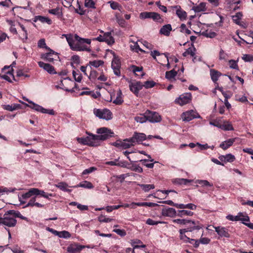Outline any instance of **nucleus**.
I'll return each mask as SVG.
<instances>
[{
    "instance_id": "1",
    "label": "nucleus",
    "mask_w": 253,
    "mask_h": 253,
    "mask_svg": "<svg viewBox=\"0 0 253 253\" xmlns=\"http://www.w3.org/2000/svg\"><path fill=\"white\" fill-rule=\"evenodd\" d=\"M97 133L98 135L90 134L85 137L78 138L77 140L80 143L84 145L96 146L98 145V140H105L112 137L114 134V132L110 129L105 127L97 129Z\"/></svg>"
},
{
    "instance_id": "2",
    "label": "nucleus",
    "mask_w": 253,
    "mask_h": 253,
    "mask_svg": "<svg viewBox=\"0 0 253 253\" xmlns=\"http://www.w3.org/2000/svg\"><path fill=\"white\" fill-rule=\"evenodd\" d=\"M74 38L76 42H75L73 40L71 44L69 45L70 48L74 51H87L88 52L91 51V49L87 47L86 45L84 43H86L90 44L91 43V40L89 39H84L80 37L78 35L75 34Z\"/></svg>"
},
{
    "instance_id": "3",
    "label": "nucleus",
    "mask_w": 253,
    "mask_h": 253,
    "mask_svg": "<svg viewBox=\"0 0 253 253\" xmlns=\"http://www.w3.org/2000/svg\"><path fill=\"white\" fill-rule=\"evenodd\" d=\"M184 229L192 234V237H196L197 233L203 228V225L198 220L187 219Z\"/></svg>"
},
{
    "instance_id": "4",
    "label": "nucleus",
    "mask_w": 253,
    "mask_h": 253,
    "mask_svg": "<svg viewBox=\"0 0 253 253\" xmlns=\"http://www.w3.org/2000/svg\"><path fill=\"white\" fill-rule=\"evenodd\" d=\"M13 210H9L3 215V217L0 218V224L4 225L8 227H15L17 223V220L14 214L10 212Z\"/></svg>"
},
{
    "instance_id": "5",
    "label": "nucleus",
    "mask_w": 253,
    "mask_h": 253,
    "mask_svg": "<svg viewBox=\"0 0 253 253\" xmlns=\"http://www.w3.org/2000/svg\"><path fill=\"white\" fill-rule=\"evenodd\" d=\"M93 113L94 115L100 119L110 120L112 118V113L107 109H94Z\"/></svg>"
},
{
    "instance_id": "6",
    "label": "nucleus",
    "mask_w": 253,
    "mask_h": 253,
    "mask_svg": "<svg viewBox=\"0 0 253 253\" xmlns=\"http://www.w3.org/2000/svg\"><path fill=\"white\" fill-rule=\"evenodd\" d=\"M26 101L28 102L30 104H31L30 105H27V106H29L32 109H34L37 111L40 112L42 113L48 114L51 115H54V111L52 109L48 110L45 109L43 108L42 106L34 103L33 101L29 99H26Z\"/></svg>"
},
{
    "instance_id": "7",
    "label": "nucleus",
    "mask_w": 253,
    "mask_h": 253,
    "mask_svg": "<svg viewBox=\"0 0 253 253\" xmlns=\"http://www.w3.org/2000/svg\"><path fill=\"white\" fill-rule=\"evenodd\" d=\"M192 98L191 93H185L180 95L179 97L175 99L174 102L176 104L181 106L185 105L189 103Z\"/></svg>"
},
{
    "instance_id": "8",
    "label": "nucleus",
    "mask_w": 253,
    "mask_h": 253,
    "mask_svg": "<svg viewBox=\"0 0 253 253\" xmlns=\"http://www.w3.org/2000/svg\"><path fill=\"white\" fill-rule=\"evenodd\" d=\"M146 135L143 133L134 132L132 136L129 138H126V140L134 144L135 143H140L146 139Z\"/></svg>"
},
{
    "instance_id": "9",
    "label": "nucleus",
    "mask_w": 253,
    "mask_h": 253,
    "mask_svg": "<svg viewBox=\"0 0 253 253\" xmlns=\"http://www.w3.org/2000/svg\"><path fill=\"white\" fill-rule=\"evenodd\" d=\"M48 50L49 52L42 55V58L49 62H52L54 60H57L59 58L58 53L51 49Z\"/></svg>"
},
{
    "instance_id": "10",
    "label": "nucleus",
    "mask_w": 253,
    "mask_h": 253,
    "mask_svg": "<svg viewBox=\"0 0 253 253\" xmlns=\"http://www.w3.org/2000/svg\"><path fill=\"white\" fill-rule=\"evenodd\" d=\"M146 112V116L147 117V119L149 122L155 123L161 121L162 118L158 113L149 110H147Z\"/></svg>"
},
{
    "instance_id": "11",
    "label": "nucleus",
    "mask_w": 253,
    "mask_h": 253,
    "mask_svg": "<svg viewBox=\"0 0 253 253\" xmlns=\"http://www.w3.org/2000/svg\"><path fill=\"white\" fill-rule=\"evenodd\" d=\"M181 118L183 121L189 122L195 118H199L200 116L193 110H190L183 113Z\"/></svg>"
},
{
    "instance_id": "12",
    "label": "nucleus",
    "mask_w": 253,
    "mask_h": 253,
    "mask_svg": "<svg viewBox=\"0 0 253 253\" xmlns=\"http://www.w3.org/2000/svg\"><path fill=\"white\" fill-rule=\"evenodd\" d=\"M114 58L112 61V68L113 70L114 74L118 76H120L121 72L120 68L121 67V62L120 59L118 57H116L115 53H113Z\"/></svg>"
},
{
    "instance_id": "13",
    "label": "nucleus",
    "mask_w": 253,
    "mask_h": 253,
    "mask_svg": "<svg viewBox=\"0 0 253 253\" xmlns=\"http://www.w3.org/2000/svg\"><path fill=\"white\" fill-rule=\"evenodd\" d=\"M126 139L123 140V141L118 140L112 143L111 144L113 146H114L115 147H117L118 148L122 147L123 149H127L129 148L130 147L134 146V144L132 143H131V142H127V140H126Z\"/></svg>"
},
{
    "instance_id": "14",
    "label": "nucleus",
    "mask_w": 253,
    "mask_h": 253,
    "mask_svg": "<svg viewBox=\"0 0 253 253\" xmlns=\"http://www.w3.org/2000/svg\"><path fill=\"white\" fill-rule=\"evenodd\" d=\"M84 248V246L73 244L67 247V251L69 253H79Z\"/></svg>"
},
{
    "instance_id": "15",
    "label": "nucleus",
    "mask_w": 253,
    "mask_h": 253,
    "mask_svg": "<svg viewBox=\"0 0 253 253\" xmlns=\"http://www.w3.org/2000/svg\"><path fill=\"white\" fill-rule=\"evenodd\" d=\"M130 90L135 94H137L143 87V84L140 82L130 83L129 85Z\"/></svg>"
},
{
    "instance_id": "16",
    "label": "nucleus",
    "mask_w": 253,
    "mask_h": 253,
    "mask_svg": "<svg viewBox=\"0 0 253 253\" xmlns=\"http://www.w3.org/2000/svg\"><path fill=\"white\" fill-rule=\"evenodd\" d=\"M35 190L34 188H31L29 190L22 194L20 197H19V201L20 202L21 204H24L26 203L25 200L30 198L31 196L35 195Z\"/></svg>"
},
{
    "instance_id": "17",
    "label": "nucleus",
    "mask_w": 253,
    "mask_h": 253,
    "mask_svg": "<svg viewBox=\"0 0 253 253\" xmlns=\"http://www.w3.org/2000/svg\"><path fill=\"white\" fill-rule=\"evenodd\" d=\"M215 232L218 234V235L220 236L221 237H226V238H229L230 237V234L228 233V230L223 227H220V226H217V227H214L213 226Z\"/></svg>"
},
{
    "instance_id": "18",
    "label": "nucleus",
    "mask_w": 253,
    "mask_h": 253,
    "mask_svg": "<svg viewBox=\"0 0 253 253\" xmlns=\"http://www.w3.org/2000/svg\"><path fill=\"white\" fill-rule=\"evenodd\" d=\"M38 65L41 68H43L50 74L56 73L54 67L49 64L45 63L42 61H39L38 62Z\"/></svg>"
},
{
    "instance_id": "19",
    "label": "nucleus",
    "mask_w": 253,
    "mask_h": 253,
    "mask_svg": "<svg viewBox=\"0 0 253 253\" xmlns=\"http://www.w3.org/2000/svg\"><path fill=\"white\" fill-rule=\"evenodd\" d=\"M173 8L176 9V14L181 20H185L186 18V17H187L186 12L185 11L183 10L181 8L180 6H179V5L174 6H173Z\"/></svg>"
},
{
    "instance_id": "20",
    "label": "nucleus",
    "mask_w": 253,
    "mask_h": 253,
    "mask_svg": "<svg viewBox=\"0 0 253 253\" xmlns=\"http://www.w3.org/2000/svg\"><path fill=\"white\" fill-rule=\"evenodd\" d=\"M162 214L165 216L174 217L177 216V212L174 209L168 208L162 210Z\"/></svg>"
},
{
    "instance_id": "21",
    "label": "nucleus",
    "mask_w": 253,
    "mask_h": 253,
    "mask_svg": "<svg viewBox=\"0 0 253 253\" xmlns=\"http://www.w3.org/2000/svg\"><path fill=\"white\" fill-rule=\"evenodd\" d=\"M172 31V27L170 24H168L162 27L160 30V33L166 36H169Z\"/></svg>"
},
{
    "instance_id": "22",
    "label": "nucleus",
    "mask_w": 253,
    "mask_h": 253,
    "mask_svg": "<svg viewBox=\"0 0 253 253\" xmlns=\"http://www.w3.org/2000/svg\"><path fill=\"white\" fill-rule=\"evenodd\" d=\"M235 141V138H230L222 142L219 147L223 150H225L231 146Z\"/></svg>"
},
{
    "instance_id": "23",
    "label": "nucleus",
    "mask_w": 253,
    "mask_h": 253,
    "mask_svg": "<svg viewBox=\"0 0 253 253\" xmlns=\"http://www.w3.org/2000/svg\"><path fill=\"white\" fill-rule=\"evenodd\" d=\"M219 159L224 162H233L235 160V156L231 154H228L226 155H221L218 157Z\"/></svg>"
},
{
    "instance_id": "24",
    "label": "nucleus",
    "mask_w": 253,
    "mask_h": 253,
    "mask_svg": "<svg viewBox=\"0 0 253 253\" xmlns=\"http://www.w3.org/2000/svg\"><path fill=\"white\" fill-rule=\"evenodd\" d=\"M179 235V239L184 243H187V241H189V237L186 234L188 232L184 228L180 229L178 231Z\"/></svg>"
},
{
    "instance_id": "25",
    "label": "nucleus",
    "mask_w": 253,
    "mask_h": 253,
    "mask_svg": "<svg viewBox=\"0 0 253 253\" xmlns=\"http://www.w3.org/2000/svg\"><path fill=\"white\" fill-rule=\"evenodd\" d=\"M34 190L36 196L38 195H41L45 198L49 199V197H52L53 196L52 194L51 193H46L44 191L39 190L38 188H34Z\"/></svg>"
},
{
    "instance_id": "26",
    "label": "nucleus",
    "mask_w": 253,
    "mask_h": 253,
    "mask_svg": "<svg viewBox=\"0 0 253 253\" xmlns=\"http://www.w3.org/2000/svg\"><path fill=\"white\" fill-rule=\"evenodd\" d=\"M210 75L212 81L214 83H215L217 81L219 77L221 76V74L216 70L211 69L210 70Z\"/></svg>"
},
{
    "instance_id": "27",
    "label": "nucleus",
    "mask_w": 253,
    "mask_h": 253,
    "mask_svg": "<svg viewBox=\"0 0 253 253\" xmlns=\"http://www.w3.org/2000/svg\"><path fill=\"white\" fill-rule=\"evenodd\" d=\"M206 3L201 2L197 5L194 6L192 7V10H193L195 12L204 11L206 10Z\"/></svg>"
},
{
    "instance_id": "28",
    "label": "nucleus",
    "mask_w": 253,
    "mask_h": 253,
    "mask_svg": "<svg viewBox=\"0 0 253 253\" xmlns=\"http://www.w3.org/2000/svg\"><path fill=\"white\" fill-rule=\"evenodd\" d=\"M48 12L50 14L56 15L58 18H61L63 16V13L59 7H56L54 9H49Z\"/></svg>"
},
{
    "instance_id": "29",
    "label": "nucleus",
    "mask_w": 253,
    "mask_h": 253,
    "mask_svg": "<svg viewBox=\"0 0 253 253\" xmlns=\"http://www.w3.org/2000/svg\"><path fill=\"white\" fill-rule=\"evenodd\" d=\"M131 246L133 247V249H138L140 248H145L146 246L142 244V242L140 240H135L131 242Z\"/></svg>"
},
{
    "instance_id": "30",
    "label": "nucleus",
    "mask_w": 253,
    "mask_h": 253,
    "mask_svg": "<svg viewBox=\"0 0 253 253\" xmlns=\"http://www.w3.org/2000/svg\"><path fill=\"white\" fill-rule=\"evenodd\" d=\"M177 74V73L176 71L174 70H171L166 72V78L169 80H171L175 78Z\"/></svg>"
},
{
    "instance_id": "31",
    "label": "nucleus",
    "mask_w": 253,
    "mask_h": 253,
    "mask_svg": "<svg viewBox=\"0 0 253 253\" xmlns=\"http://www.w3.org/2000/svg\"><path fill=\"white\" fill-rule=\"evenodd\" d=\"M134 119L137 123L141 124L145 123L148 121L147 117L146 116V112H145L143 115L141 114L139 116L135 117Z\"/></svg>"
},
{
    "instance_id": "32",
    "label": "nucleus",
    "mask_w": 253,
    "mask_h": 253,
    "mask_svg": "<svg viewBox=\"0 0 253 253\" xmlns=\"http://www.w3.org/2000/svg\"><path fill=\"white\" fill-rule=\"evenodd\" d=\"M193 212L192 211H187L185 210H179L177 211V216L179 217H183V216H192Z\"/></svg>"
},
{
    "instance_id": "33",
    "label": "nucleus",
    "mask_w": 253,
    "mask_h": 253,
    "mask_svg": "<svg viewBox=\"0 0 253 253\" xmlns=\"http://www.w3.org/2000/svg\"><path fill=\"white\" fill-rule=\"evenodd\" d=\"M138 185L145 192H148L150 189H153L155 188L154 184H138Z\"/></svg>"
},
{
    "instance_id": "34",
    "label": "nucleus",
    "mask_w": 253,
    "mask_h": 253,
    "mask_svg": "<svg viewBox=\"0 0 253 253\" xmlns=\"http://www.w3.org/2000/svg\"><path fill=\"white\" fill-rule=\"evenodd\" d=\"M36 20L40 21L41 22L44 23H47L48 24H51L52 21L51 19L48 18V17L42 16H38L35 17Z\"/></svg>"
},
{
    "instance_id": "35",
    "label": "nucleus",
    "mask_w": 253,
    "mask_h": 253,
    "mask_svg": "<svg viewBox=\"0 0 253 253\" xmlns=\"http://www.w3.org/2000/svg\"><path fill=\"white\" fill-rule=\"evenodd\" d=\"M195 51L196 49L194 47L193 48L189 47L183 53L182 55L186 57L188 55L190 54L191 56L194 57L195 55Z\"/></svg>"
},
{
    "instance_id": "36",
    "label": "nucleus",
    "mask_w": 253,
    "mask_h": 253,
    "mask_svg": "<svg viewBox=\"0 0 253 253\" xmlns=\"http://www.w3.org/2000/svg\"><path fill=\"white\" fill-rule=\"evenodd\" d=\"M116 20L119 25L122 27L126 26V21L119 14H116L115 15Z\"/></svg>"
},
{
    "instance_id": "37",
    "label": "nucleus",
    "mask_w": 253,
    "mask_h": 253,
    "mask_svg": "<svg viewBox=\"0 0 253 253\" xmlns=\"http://www.w3.org/2000/svg\"><path fill=\"white\" fill-rule=\"evenodd\" d=\"M104 62L102 60H94L92 61H89L88 65L93 66L95 68H97L100 66L103 65Z\"/></svg>"
},
{
    "instance_id": "38",
    "label": "nucleus",
    "mask_w": 253,
    "mask_h": 253,
    "mask_svg": "<svg viewBox=\"0 0 253 253\" xmlns=\"http://www.w3.org/2000/svg\"><path fill=\"white\" fill-rule=\"evenodd\" d=\"M10 212L14 214V216H15V218L19 217L21 219L27 221V222L29 221V220L28 219V218L23 216L19 211L13 210V211H11Z\"/></svg>"
},
{
    "instance_id": "39",
    "label": "nucleus",
    "mask_w": 253,
    "mask_h": 253,
    "mask_svg": "<svg viewBox=\"0 0 253 253\" xmlns=\"http://www.w3.org/2000/svg\"><path fill=\"white\" fill-rule=\"evenodd\" d=\"M151 18L153 20L159 23H162L163 22V19L161 15L156 12H153Z\"/></svg>"
},
{
    "instance_id": "40",
    "label": "nucleus",
    "mask_w": 253,
    "mask_h": 253,
    "mask_svg": "<svg viewBox=\"0 0 253 253\" xmlns=\"http://www.w3.org/2000/svg\"><path fill=\"white\" fill-rule=\"evenodd\" d=\"M219 128L224 130H233V127L228 122L225 123L223 125H220V126H219Z\"/></svg>"
},
{
    "instance_id": "41",
    "label": "nucleus",
    "mask_w": 253,
    "mask_h": 253,
    "mask_svg": "<svg viewBox=\"0 0 253 253\" xmlns=\"http://www.w3.org/2000/svg\"><path fill=\"white\" fill-rule=\"evenodd\" d=\"M19 106V104L6 105H4L3 109L9 111H12L16 110Z\"/></svg>"
},
{
    "instance_id": "42",
    "label": "nucleus",
    "mask_w": 253,
    "mask_h": 253,
    "mask_svg": "<svg viewBox=\"0 0 253 253\" xmlns=\"http://www.w3.org/2000/svg\"><path fill=\"white\" fill-rule=\"evenodd\" d=\"M196 183L202 185V186H213V184L212 183H210L208 181L206 180H197L196 181Z\"/></svg>"
},
{
    "instance_id": "43",
    "label": "nucleus",
    "mask_w": 253,
    "mask_h": 253,
    "mask_svg": "<svg viewBox=\"0 0 253 253\" xmlns=\"http://www.w3.org/2000/svg\"><path fill=\"white\" fill-rule=\"evenodd\" d=\"M242 16L243 15L241 12H237L235 15L232 16V19L236 24H239Z\"/></svg>"
},
{
    "instance_id": "44",
    "label": "nucleus",
    "mask_w": 253,
    "mask_h": 253,
    "mask_svg": "<svg viewBox=\"0 0 253 253\" xmlns=\"http://www.w3.org/2000/svg\"><path fill=\"white\" fill-rule=\"evenodd\" d=\"M73 76L75 80L78 82H81L82 80V76L80 74V72L78 71L76 72L75 71H73Z\"/></svg>"
},
{
    "instance_id": "45",
    "label": "nucleus",
    "mask_w": 253,
    "mask_h": 253,
    "mask_svg": "<svg viewBox=\"0 0 253 253\" xmlns=\"http://www.w3.org/2000/svg\"><path fill=\"white\" fill-rule=\"evenodd\" d=\"M77 187H81L84 188H87L89 189H91L93 188V185L90 182L84 181V183H80Z\"/></svg>"
},
{
    "instance_id": "46",
    "label": "nucleus",
    "mask_w": 253,
    "mask_h": 253,
    "mask_svg": "<svg viewBox=\"0 0 253 253\" xmlns=\"http://www.w3.org/2000/svg\"><path fill=\"white\" fill-rule=\"evenodd\" d=\"M153 12H143L140 14V18L141 19L151 18Z\"/></svg>"
},
{
    "instance_id": "47",
    "label": "nucleus",
    "mask_w": 253,
    "mask_h": 253,
    "mask_svg": "<svg viewBox=\"0 0 253 253\" xmlns=\"http://www.w3.org/2000/svg\"><path fill=\"white\" fill-rule=\"evenodd\" d=\"M130 169L132 171L139 173L143 172V169L139 166L135 164H132L131 167L130 168Z\"/></svg>"
},
{
    "instance_id": "48",
    "label": "nucleus",
    "mask_w": 253,
    "mask_h": 253,
    "mask_svg": "<svg viewBox=\"0 0 253 253\" xmlns=\"http://www.w3.org/2000/svg\"><path fill=\"white\" fill-rule=\"evenodd\" d=\"M109 3H110L112 9L121 10L120 8H121V6L118 2L113 1H110Z\"/></svg>"
},
{
    "instance_id": "49",
    "label": "nucleus",
    "mask_w": 253,
    "mask_h": 253,
    "mask_svg": "<svg viewBox=\"0 0 253 253\" xmlns=\"http://www.w3.org/2000/svg\"><path fill=\"white\" fill-rule=\"evenodd\" d=\"M187 243H190L193 245L195 248H197L199 246V241L198 240H195L192 238H189V241H187Z\"/></svg>"
},
{
    "instance_id": "50",
    "label": "nucleus",
    "mask_w": 253,
    "mask_h": 253,
    "mask_svg": "<svg viewBox=\"0 0 253 253\" xmlns=\"http://www.w3.org/2000/svg\"><path fill=\"white\" fill-rule=\"evenodd\" d=\"M58 236L60 238H68L71 236L70 233L66 231L59 232Z\"/></svg>"
},
{
    "instance_id": "51",
    "label": "nucleus",
    "mask_w": 253,
    "mask_h": 253,
    "mask_svg": "<svg viewBox=\"0 0 253 253\" xmlns=\"http://www.w3.org/2000/svg\"><path fill=\"white\" fill-rule=\"evenodd\" d=\"M155 83L154 81H147L144 82L143 84V86H144L146 88H152L154 86Z\"/></svg>"
},
{
    "instance_id": "52",
    "label": "nucleus",
    "mask_w": 253,
    "mask_h": 253,
    "mask_svg": "<svg viewBox=\"0 0 253 253\" xmlns=\"http://www.w3.org/2000/svg\"><path fill=\"white\" fill-rule=\"evenodd\" d=\"M38 45L40 48H45L48 50L50 49L46 45L45 40L43 39H42L39 41Z\"/></svg>"
},
{
    "instance_id": "53",
    "label": "nucleus",
    "mask_w": 253,
    "mask_h": 253,
    "mask_svg": "<svg viewBox=\"0 0 253 253\" xmlns=\"http://www.w3.org/2000/svg\"><path fill=\"white\" fill-rule=\"evenodd\" d=\"M113 220V218L106 217L101 215L98 217V221L100 222H110Z\"/></svg>"
},
{
    "instance_id": "54",
    "label": "nucleus",
    "mask_w": 253,
    "mask_h": 253,
    "mask_svg": "<svg viewBox=\"0 0 253 253\" xmlns=\"http://www.w3.org/2000/svg\"><path fill=\"white\" fill-rule=\"evenodd\" d=\"M56 186L64 191H70V190L67 189V185L65 183L60 182Z\"/></svg>"
},
{
    "instance_id": "55",
    "label": "nucleus",
    "mask_w": 253,
    "mask_h": 253,
    "mask_svg": "<svg viewBox=\"0 0 253 253\" xmlns=\"http://www.w3.org/2000/svg\"><path fill=\"white\" fill-rule=\"evenodd\" d=\"M84 5L89 8H95V3L92 0H85Z\"/></svg>"
},
{
    "instance_id": "56",
    "label": "nucleus",
    "mask_w": 253,
    "mask_h": 253,
    "mask_svg": "<svg viewBox=\"0 0 253 253\" xmlns=\"http://www.w3.org/2000/svg\"><path fill=\"white\" fill-rule=\"evenodd\" d=\"M121 94H122L121 91V90H120L118 92V96L116 97V99H115L113 101L114 103H115L116 104L120 105L123 102V100H122L121 97H120V95Z\"/></svg>"
},
{
    "instance_id": "57",
    "label": "nucleus",
    "mask_w": 253,
    "mask_h": 253,
    "mask_svg": "<svg viewBox=\"0 0 253 253\" xmlns=\"http://www.w3.org/2000/svg\"><path fill=\"white\" fill-rule=\"evenodd\" d=\"M187 219H175L172 220L174 223H176L179 225L185 226Z\"/></svg>"
},
{
    "instance_id": "58",
    "label": "nucleus",
    "mask_w": 253,
    "mask_h": 253,
    "mask_svg": "<svg viewBox=\"0 0 253 253\" xmlns=\"http://www.w3.org/2000/svg\"><path fill=\"white\" fill-rule=\"evenodd\" d=\"M113 231L122 237L125 236L126 235L125 230L123 229H115Z\"/></svg>"
},
{
    "instance_id": "59",
    "label": "nucleus",
    "mask_w": 253,
    "mask_h": 253,
    "mask_svg": "<svg viewBox=\"0 0 253 253\" xmlns=\"http://www.w3.org/2000/svg\"><path fill=\"white\" fill-rule=\"evenodd\" d=\"M37 196H35L31 198L29 202L27 203V204L24 207H34L35 206V204H36Z\"/></svg>"
},
{
    "instance_id": "60",
    "label": "nucleus",
    "mask_w": 253,
    "mask_h": 253,
    "mask_svg": "<svg viewBox=\"0 0 253 253\" xmlns=\"http://www.w3.org/2000/svg\"><path fill=\"white\" fill-rule=\"evenodd\" d=\"M229 66L231 68L234 69H238V66L236 61L234 60H230L229 61Z\"/></svg>"
},
{
    "instance_id": "61",
    "label": "nucleus",
    "mask_w": 253,
    "mask_h": 253,
    "mask_svg": "<svg viewBox=\"0 0 253 253\" xmlns=\"http://www.w3.org/2000/svg\"><path fill=\"white\" fill-rule=\"evenodd\" d=\"M62 36L66 38L69 45L71 44V42L74 40L73 38V36L71 34H63L62 35Z\"/></svg>"
},
{
    "instance_id": "62",
    "label": "nucleus",
    "mask_w": 253,
    "mask_h": 253,
    "mask_svg": "<svg viewBox=\"0 0 253 253\" xmlns=\"http://www.w3.org/2000/svg\"><path fill=\"white\" fill-rule=\"evenodd\" d=\"M242 59L246 62H251L253 61V56L249 54H244Z\"/></svg>"
},
{
    "instance_id": "63",
    "label": "nucleus",
    "mask_w": 253,
    "mask_h": 253,
    "mask_svg": "<svg viewBox=\"0 0 253 253\" xmlns=\"http://www.w3.org/2000/svg\"><path fill=\"white\" fill-rule=\"evenodd\" d=\"M156 4L159 7V8L163 11V12L166 13L167 12V8L165 5H161V2L160 1H157L156 2Z\"/></svg>"
},
{
    "instance_id": "64",
    "label": "nucleus",
    "mask_w": 253,
    "mask_h": 253,
    "mask_svg": "<svg viewBox=\"0 0 253 253\" xmlns=\"http://www.w3.org/2000/svg\"><path fill=\"white\" fill-rule=\"evenodd\" d=\"M98 73L96 71L91 70L89 74V78L90 79L94 80L97 77Z\"/></svg>"
}]
</instances>
